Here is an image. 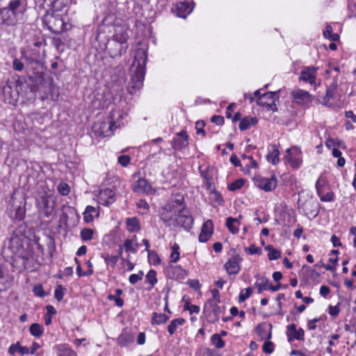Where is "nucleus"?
<instances>
[{"label": "nucleus", "instance_id": "c85d7f7f", "mask_svg": "<svg viewBox=\"0 0 356 356\" xmlns=\"http://www.w3.org/2000/svg\"><path fill=\"white\" fill-rule=\"evenodd\" d=\"M126 225L127 230L131 233L138 232L140 229V224L136 217L127 218Z\"/></svg>", "mask_w": 356, "mask_h": 356}, {"label": "nucleus", "instance_id": "0eeeda50", "mask_svg": "<svg viewBox=\"0 0 356 356\" xmlns=\"http://www.w3.org/2000/svg\"><path fill=\"white\" fill-rule=\"evenodd\" d=\"M128 44H124L113 39L105 45L104 49L107 50L111 57L116 58L121 56L123 53H125Z\"/></svg>", "mask_w": 356, "mask_h": 356}, {"label": "nucleus", "instance_id": "7c9ffc66", "mask_svg": "<svg viewBox=\"0 0 356 356\" xmlns=\"http://www.w3.org/2000/svg\"><path fill=\"white\" fill-rule=\"evenodd\" d=\"M17 352L19 353L22 355H24L29 353V348L26 346H21L20 343L17 342L9 347L8 353L13 355Z\"/></svg>", "mask_w": 356, "mask_h": 356}, {"label": "nucleus", "instance_id": "4d7b16f0", "mask_svg": "<svg viewBox=\"0 0 356 356\" xmlns=\"http://www.w3.org/2000/svg\"><path fill=\"white\" fill-rule=\"evenodd\" d=\"M34 294L38 297L43 298L47 296L41 284L35 285L33 289Z\"/></svg>", "mask_w": 356, "mask_h": 356}, {"label": "nucleus", "instance_id": "0e129e2a", "mask_svg": "<svg viewBox=\"0 0 356 356\" xmlns=\"http://www.w3.org/2000/svg\"><path fill=\"white\" fill-rule=\"evenodd\" d=\"M130 156L125 154L121 155L118 157V163L124 167L128 165L130 163Z\"/></svg>", "mask_w": 356, "mask_h": 356}, {"label": "nucleus", "instance_id": "b1692460", "mask_svg": "<svg viewBox=\"0 0 356 356\" xmlns=\"http://www.w3.org/2000/svg\"><path fill=\"white\" fill-rule=\"evenodd\" d=\"M106 27L104 25L99 26L96 31V40L101 44L100 48L104 49L105 45L109 42L108 37L106 35L105 29Z\"/></svg>", "mask_w": 356, "mask_h": 356}, {"label": "nucleus", "instance_id": "774afa93", "mask_svg": "<svg viewBox=\"0 0 356 356\" xmlns=\"http://www.w3.org/2000/svg\"><path fill=\"white\" fill-rule=\"evenodd\" d=\"M339 313V309L337 306H330L329 307V314L332 316H337Z\"/></svg>", "mask_w": 356, "mask_h": 356}, {"label": "nucleus", "instance_id": "393cba45", "mask_svg": "<svg viewBox=\"0 0 356 356\" xmlns=\"http://www.w3.org/2000/svg\"><path fill=\"white\" fill-rule=\"evenodd\" d=\"M209 307L211 309V312L213 314V319L211 321L212 323H215L219 321L220 314L222 312L220 307H219L216 302L213 301V299H209L204 305V308Z\"/></svg>", "mask_w": 356, "mask_h": 356}, {"label": "nucleus", "instance_id": "680f3d73", "mask_svg": "<svg viewBox=\"0 0 356 356\" xmlns=\"http://www.w3.org/2000/svg\"><path fill=\"white\" fill-rule=\"evenodd\" d=\"M245 250L248 252L250 254H261V249L260 248L256 247L254 244H252L249 248H245Z\"/></svg>", "mask_w": 356, "mask_h": 356}, {"label": "nucleus", "instance_id": "4468645a", "mask_svg": "<svg viewBox=\"0 0 356 356\" xmlns=\"http://www.w3.org/2000/svg\"><path fill=\"white\" fill-rule=\"evenodd\" d=\"M17 19L13 15L7 8H0V24L7 26H14L17 24Z\"/></svg>", "mask_w": 356, "mask_h": 356}, {"label": "nucleus", "instance_id": "09e8293b", "mask_svg": "<svg viewBox=\"0 0 356 356\" xmlns=\"http://www.w3.org/2000/svg\"><path fill=\"white\" fill-rule=\"evenodd\" d=\"M252 293V290L250 287H248L244 290H242L238 296V302H243L248 299Z\"/></svg>", "mask_w": 356, "mask_h": 356}, {"label": "nucleus", "instance_id": "69168bd1", "mask_svg": "<svg viewBox=\"0 0 356 356\" xmlns=\"http://www.w3.org/2000/svg\"><path fill=\"white\" fill-rule=\"evenodd\" d=\"M108 299L110 300H114L115 302V305L118 307H122L124 305V300L120 297H116L114 295H108Z\"/></svg>", "mask_w": 356, "mask_h": 356}, {"label": "nucleus", "instance_id": "e2e57ef3", "mask_svg": "<svg viewBox=\"0 0 356 356\" xmlns=\"http://www.w3.org/2000/svg\"><path fill=\"white\" fill-rule=\"evenodd\" d=\"M263 350L264 353L270 354L274 350V344L271 341H266L263 345Z\"/></svg>", "mask_w": 356, "mask_h": 356}, {"label": "nucleus", "instance_id": "c9c22d12", "mask_svg": "<svg viewBox=\"0 0 356 356\" xmlns=\"http://www.w3.org/2000/svg\"><path fill=\"white\" fill-rule=\"evenodd\" d=\"M272 152L268 154L266 158L268 161L276 165L280 161V151L275 145H272Z\"/></svg>", "mask_w": 356, "mask_h": 356}, {"label": "nucleus", "instance_id": "f03ea898", "mask_svg": "<svg viewBox=\"0 0 356 356\" xmlns=\"http://www.w3.org/2000/svg\"><path fill=\"white\" fill-rule=\"evenodd\" d=\"M146 62V52L142 49H138L131 68V79L127 86V90L130 94L134 93L142 87L145 74Z\"/></svg>", "mask_w": 356, "mask_h": 356}, {"label": "nucleus", "instance_id": "1a4fd4ad", "mask_svg": "<svg viewBox=\"0 0 356 356\" xmlns=\"http://www.w3.org/2000/svg\"><path fill=\"white\" fill-rule=\"evenodd\" d=\"M242 261L241 256L236 253L225 264L224 267L229 275L238 274L241 270L239 263Z\"/></svg>", "mask_w": 356, "mask_h": 356}, {"label": "nucleus", "instance_id": "20e7f679", "mask_svg": "<svg viewBox=\"0 0 356 356\" xmlns=\"http://www.w3.org/2000/svg\"><path fill=\"white\" fill-rule=\"evenodd\" d=\"M122 118V115L120 111H112L108 121L96 122L92 127L93 131L97 135L103 138L111 136L113 134V129L120 126L116 120Z\"/></svg>", "mask_w": 356, "mask_h": 356}, {"label": "nucleus", "instance_id": "7ed1b4c3", "mask_svg": "<svg viewBox=\"0 0 356 356\" xmlns=\"http://www.w3.org/2000/svg\"><path fill=\"white\" fill-rule=\"evenodd\" d=\"M44 81V67L41 63L33 65L26 70V75L19 76L16 81L17 86L27 84L31 92H35L39 89V86Z\"/></svg>", "mask_w": 356, "mask_h": 356}, {"label": "nucleus", "instance_id": "39448f33", "mask_svg": "<svg viewBox=\"0 0 356 356\" xmlns=\"http://www.w3.org/2000/svg\"><path fill=\"white\" fill-rule=\"evenodd\" d=\"M42 20L43 24L54 34L58 35L67 30V24L57 11L46 9V13Z\"/></svg>", "mask_w": 356, "mask_h": 356}, {"label": "nucleus", "instance_id": "423d86ee", "mask_svg": "<svg viewBox=\"0 0 356 356\" xmlns=\"http://www.w3.org/2000/svg\"><path fill=\"white\" fill-rule=\"evenodd\" d=\"M24 241H26V238L23 235H18L14 232L8 243V248L12 253L20 257L23 260L24 264L29 260V253L24 246Z\"/></svg>", "mask_w": 356, "mask_h": 356}, {"label": "nucleus", "instance_id": "4be33fe9", "mask_svg": "<svg viewBox=\"0 0 356 356\" xmlns=\"http://www.w3.org/2000/svg\"><path fill=\"white\" fill-rule=\"evenodd\" d=\"M133 190L136 193H144L148 194L152 191V186L145 179L141 178L136 181Z\"/></svg>", "mask_w": 356, "mask_h": 356}, {"label": "nucleus", "instance_id": "603ef678", "mask_svg": "<svg viewBox=\"0 0 356 356\" xmlns=\"http://www.w3.org/2000/svg\"><path fill=\"white\" fill-rule=\"evenodd\" d=\"M57 189L62 195H67L69 194L70 191V188L69 185L64 182H60L58 184Z\"/></svg>", "mask_w": 356, "mask_h": 356}, {"label": "nucleus", "instance_id": "9d476101", "mask_svg": "<svg viewBox=\"0 0 356 356\" xmlns=\"http://www.w3.org/2000/svg\"><path fill=\"white\" fill-rule=\"evenodd\" d=\"M286 336L289 342H292L294 339L304 341L305 332L302 328L297 330L296 325L294 323L287 326Z\"/></svg>", "mask_w": 356, "mask_h": 356}, {"label": "nucleus", "instance_id": "f257e3e1", "mask_svg": "<svg viewBox=\"0 0 356 356\" xmlns=\"http://www.w3.org/2000/svg\"><path fill=\"white\" fill-rule=\"evenodd\" d=\"M160 216L167 225L180 226L186 230H189L193 224V218L189 210L186 208L183 197L165 204Z\"/></svg>", "mask_w": 356, "mask_h": 356}, {"label": "nucleus", "instance_id": "4c0bfd02", "mask_svg": "<svg viewBox=\"0 0 356 356\" xmlns=\"http://www.w3.org/2000/svg\"><path fill=\"white\" fill-rule=\"evenodd\" d=\"M169 316L164 314H158L156 312H154L152 314V324L159 325L163 324L168 321Z\"/></svg>", "mask_w": 356, "mask_h": 356}, {"label": "nucleus", "instance_id": "e433bc0d", "mask_svg": "<svg viewBox=\"0 0 356 356\" xmlns=\"http://www.w3.org/2000/svg\"><path fill=\"white\" fill-rule=\"evenodd\" d=\"M186 322L183 318H177L172 320L170 325L168 326V331L170 335H172L179 325H182Z\"/></svg>", "mask_w": 356, "mask_h": 356}, {"label": "nucleus", "instance_id": "cd10ccee", "mask_svg": "<svg viewBox=\"0 0 356 356\" xmlns=\"http://www.w3.org/2000/svg\"><path fill=\"white\" fill-rule=\"evenodd\" d=\"M177 136H179L180 138L182 139L181 145H179L180 139L176 138L173 141V147L174 149L180 150L188 145V136L185 131H180L179 133L177 134Z\"/></svg>", "mask_w": 356, "mask_h": 356}, {"label": "nucleus", "instance_id": "5701e85b", "mask_svg": "<svg viewBox=\"0 0 356 356\" xmlns=\"http://www.w3.org/2000/svg\"><path fill=\"white\" fill-rule=\"evenodd\" d=\"M7 9L13 13V15L17 19L19 14L23 12L22 2L21 0H11L10 1Z\"/></svg>", "mask_w": 356, "mask_h": 356}, {"label": "nucleus", "instance_id": "864d4df0", "mask_svg": "<svg viewBox=\"0 0 356 356\" xmlns=\"http://www.w3.org/2000/svg\"><path fill=\"white\" fill-rule=\"evenodd\" d=\"M54 296L58 301L63 300L64 296V288L61 284H59L56 286L54 292Z\"/></svg>", "mask_w": 356, "mask_h": 356}, {"label": "nucleus", "instance_id": "473e14b6", "mask_svg": "<svg viewBox=\"0 0 356 356\" xmlns=\"http://www.w3.org/2000/svg\"><path fill=\"white\" fill-rule=\"evenodd\" d=\"M258 122L257 118L245 117L243 118L239 124V129L241 131L247 130L250 128L251 126L255 125Z\"/></svg>", "mask_w": 356, "mask_h": 356}, {"label": "nucleus", "instance_id": "2f4dec72", "mask_svg": "<svg viewBox=\"0 0 356 356\" xmlns=\"http://www.w3.org/2000/svg\"><path fill=\"white\" fill-rule=\"evenodd\" d=\"M239 225L240 222L237 218L228 217L226 220V226L229 231L233 234H236L238 232Z\"/></svg>", "mask_w": 356, "mask_h": 356}, {"label": "nucleus", "instance_id": "f8f14e48", "mask_svg": "<svg viewBox=\"0 0 356 356\" xmlns=\"http://www.w3.org/2000/svg\"><path fill=\"white\" fill-rule=\"evenodd\" d=\"M257 184L261 189L269 192L276 188L277 179L275 176H272L270 178L259 177L257 179Z\"/></svg>", "mask_w": 356, "mask_h": 356}, {"label": "nucleus", "instance_id": "bf43d9fd", "mask_svg": "<svg viewBox=\"0 0 356 356\" xmlns=\"http://www.w3.org/2000/svg\"><path fill=\"white\" fill-rule=\"evenodd\" d=\"M148 259L154 264H159L161 262V259L155 251L150 250L148 252Z\"/></svg>", "mask_w": 356, "mask_h": 356}, {"label": "nucleus", "instance_id": "3c124183", "mask_svg": "<svg viewBox=\"0 0 356 356\" xmlns=\"http://www.w3.org/2000/svg\"><path fill=\"white\" fill-rule=\"evenodd\" d=\"M123 246L126 252H131L134 254L137 252V249L134 247L133 241L131 239H126L124 242Z\"/></svg>", "mask_w": 356, "mask_h": 356}, {"label": "nucleus", "instance_id": "37998d69", "mask_svg": "<svg viewBox=\"0 0 356 356\" xmlns=\"http://www.w3.org/2000/svg\"><path fill=\"white\" fill-rule=\"evenodd\" d=\"M102 257L104 258L106 264L108 266H111L112 268H114L116 263L119 259V256H112L108 254H102Z\"/></svg>", "mask_w": 356, "mask_h": 356}, {"label": "nucleus", "instance_id": "9b49d317", "mask_svg": "<svg viewBox=\"0 0 356 356\" xmlns=\"http://www.w3.org/2000/svg\"><path fill=\"white\" fill-rule=\"evenodd\" d=\"M291 95L298 104L306 105L311 103L313 100V96L308 92L301 89L293 90Z\"/></svg>", "mask_w": 356, "mask_h": 356}, {"label": "nucleus", "instance_id": "a19ab883", "mask_svg": "<svg viewBox=\"0 0 356 356\" xmlns=\"http://www.w3.org/2000/svg\"><path fill=\"white\" fill-rule=\"evenodd\" d=\"M29 330L33 336L40 337L43 334L44 328L38 323H33L31 325Z\"/></svg>", "mask_w": 356, "mask_h": 356}, {"label": "nucleus", "instance_id": "052dcab7", "mask_svg": "<svg viewBox=\"0 0 356 356\" xmlns=\"http://www.w3.org/2000/svg\"><path fill=\"white\" fill-rule=\"evenodd\" d=\"M205 126V123L204 121L199 120L195 123V129L197 130V134H202V136H205V131L204 130V127Z\"/></svg>", "mask_w": 356, "mask_h": 356}, {"label": "nucleus", "instance_id": "dca6fc26", "mask_svg": "<svg viewBox=\"0 0 356 356\" xmlns=\"http://www.w3.org/2000/svg\"><path fill=\"white\" fill-rule=\"evenodd\" d=\"M51 197V193L50 190H48V192L44 190V194L40 195V202L42 207L44 216L49 218L53 212V207L49 206V198Z\"/></svg>", "mask_w": 356, "mask_h": 356}, {"label": "nucleus", "instance_id": "f3484780", "mask_svg": "<svg viewBox=\"0 0 356 356\" xmlns=\"http://www.w3.org/2000/svg\"><path fill=\"white\" fill-rule=\"evenodd\" d=\"M130 31L127 26H118L115 29L113 39L124 44H127V41L129 38Z\"/></svg>", "mask_w": 356, "mask_h": 356}, {"label": "nucleus", "instance_id": "bb28decb", "mask_svg": "<svg viewBox=\"0 0 356 356\" xmlns=\"http://www.w3.org/2000/svg\"><path fill=\"white\" fill-rule=\"evenodd\" d=\"M134 341V337L133 334L126 330H123L118 338V343L122 347L129 346L130 343H133Z\"/></svg>", "mask_w": 356, "mask_h": 356}, {"label": "nucleus", "instance_id": "c756f323", "mask_svg": "<svg viewBox=\"0 0 356 356\" xmlns=\"http://www.w3.org/2000/svg\"><path fill=\"white\" fill-rule=\"evenodd\" d=\"M58 356H76V353L66 344H59L54 348Z\"/></svg>", "mask_w": 356, "mask_h": 356}, {"label": "nucleus", "instance_id": "aec40b11", "mask_svg": "<svg viewBox=\"0 0 356 356\" xmlns=\"http://www.w3.org/2000/svg\"><path fill=\"white\" fill-rule=\"evenodd\" d=\"M193 10L190 3L186 1L179 2L176 6V14L178 17L186 18Z\"/></svg>", "mask_w": 356, "mask_h": 356}, {"label": "nucleus", "instance_id": "c03bdc74", "mask_svg": "<svg viewBox=\"0 0 356 356\" xmlns=\"http://www.w3.org/2000/svg\"><path fill=\"white\" fill-rule=\"evenodd\" d=\"M212 343L217 348H222L225 346V341L221 339L220 335L218 334H214L211 338Z\"/></svg>", "mask_w": 356, "mask_h": 356}, {"label": "nucleus", "instance_id": "2eb2a0df", "mask_svg": "<svg viewBox=\"0 0 356 356\" xmlns=\"http://www.w3.org/2000/svg\"><path fill=\"white\" fill-rule=\"evenodd\" d=\"M213 232V225L211 220H207L203 225L201 229V232L199 235V241L201 243L207 242L211 236Z\"/></svg>", "mask_w": 356, "mask_h": 356}, {"label": "nucleus", "instance_id": "6e6552de", "mask_svg": "<svg viewBox=\"0 0 356 356\" xmlns=\"http://www.w3.org/2000/svg\"><path fill=\"white\" fill-rule=\"evenodd\" d=\"M42 2L41 6L44 9L51 10L54 11L61 10L65 7L67 6L71 0H39Z\"/></svg>", "mask_w": 356, "mask_h": 356}, {"label": "nucleus", "instance_id": "6e6d98bb", "mask_svg": "<svg viewBox=\"0 0 356 356\" xmlns=\"http://www.w3.org/2000/svg\"><path fill=\"white\" fill-rule=\"evenodd\" d=\"M25 64L18 58H15L13 61V69L17 72H22L24 68Z\"/></svg>", "mask_w": 356, "mask_h": 356}, {"label": "nucleus", "instance_id": "79ce46f5", "mask_svg": "<svg viewBox=\"0 0 356 356\" xmlns=\"http://www.w3.org/2000/svg\"><path fill=\"white\" fill-rule=\"evenodd\" d=\"M260 282H256L254 285L257 288L258 293H261L264 290L268 289V279L262 277L259 279Z\"/></svg>", "mask_w": 356, "mask_h": 356}, {"label": "nucleus", "instance_id": "72a5a7b5", "mask_svg": "<svg viewBox=\"0 0 356 356\" xmlns=\"http://www.w3.org/2000/svg\"><path fill=\"white\" fill-rule=\"evenodd\" d=\"M265 250L268 252V257L269 260H276L281 257V251L275 249L272 245H268Z\"/></svg>", "mask_w": 356, "mask_h": 356}, {"label": "nucleus", "instance_id": "6ab92c4d", "mask_svg": "<svg viewBox=\"0 0 356 356\" xmlns=\"http://www.w3.org/2000/svg\"><path fill=\"white\" fill-rule=\"evenodd\" d=\"M100 200L102 201V204L105 206H109L111 204L114 202L115 201V193L112 189L105 188L104 190H101L100 193Z\"/></svg>", "mask_w": 356, "mask_h": 356}, {"label": "nucleus", "instance_id": "ea45409f", "mask_svg": "<svg viewBox=\"0 0 356 356\" xmlns=\"http://www.w3.org/2000/svg\"><path fill=\"white\" fill-rule=\"evenodd\" d=\"M291 150L292 149H287L286 153L287 154L285 156V160L286 162L290 164V165L293 168H298L300 165V160L298 159H295L291 156Z\"/></svg>", "mask_w": 356, "mask_h": 356}, {"label": "nucleus", "instance_id": "8fccbe9b", "mask_svg": "<svg viewBox=\"0 0 356 356\" xmlns=\"http://www.w3.org/2000/svg\"><path fill=\"white\" fill-rule=\"evenodd\" d=\"M22 203H20L19 205H17L15 207V218L18 220H22L24 219L25 216V209L22 207Z\"/></svg>", "mask_w": 356, "mask_h": 356}, {"label": "nucleus", "instance_id": "58836bf2", "mask_svg": "<svg viewBox=\"0 0 356 356\" xmlns=\"http://www.w3.org/2000/svg\"><path fill=\"white\" fill-rule=\"evenodd\" d=\"M21 54H22V59L24 60V61H25L26 70L33 65H35L36 64H38L39 63H40L38 60L33 58V57L27 55L26 54L25 51L23 49L21 50Z\"/></svg>", "mask_w": 356, "mask_h": 356}, {"label": "nucleus", "instance_id": "49530a36", "mask_svg": "<svg viewBox=\"0 0 356 356\" xmlns=\"http://www.w3.org/2000/svg\"><path fill=\"white\" fill-rule=\"evenodd\" d=\"M244 179H238L234 182L229 184L228 185V189L230 191H235L236 190L240 189L244 184Z\"/></svg>", "mask_w": 356, "mask_h": 356}, {"label": "nucleus", "instance_id": "a18cd8bd", "mask_svg": "<svg viewBox=\"0 0 356 356\" xmlns=\"http://www.w3.org/2000/svg\"><path fill=\"white\" fill-rule=\"evenodd\" d=\"M147 281L151 284L150 289L157 282L156 273L154 270H150L146 275Z\"/></svg>", "mask_w": 356, "mask_h": 356}, {"label": "nucleus", "instance_id": "a878e982", "mask_svg": "<svg viewBox=\"0 0 356 356\" xmlns=\"http://www.w3.org/2000/svg\"><path fill=\"white\" fill-rule=\"evenodd\" d=\"M316 79V70L314 67H305L303 68L300 80L309 81L310 83L314 82Z\"/></svg>", "mask_w": 356, "mask_h": 356}, {"label": "nucleus", "instance_id": "a211bd4d", "mask_svg": "<svg viewBox=\"0 0 356 356\" xmlns=\"http://www.w3.org/2000/svg\"><path fill=\"white\" fill-rule=\"evenodd\" d=\"M271 330L272 325L266 323H261L257 325L255 328V332L261 339L269 340L271 339Z\"/></svg>", "mask_w": 356, "mask_h": 356}, {"label": "nucleus", "instance_id": "de8ad7c7", "mask_svg": "<svg viewBox=\"0 0 356 356\" xmlns=\"http://www.w3.org/2000/svg\"><path fill=\"white\" fill-rule=\"evenodd\" d=\"M93 230L89 228H85L81 232V237L83 241H90L93 236Z\"/></svg>", "mask_w": 356, "mask_h": 356}, {"label": "nucleus", "instance_id": "338daca9", "mask_svg": "<svg viewBox=\"0 0 356 356\" xmlns=\"http://www.w3.org/2000/svg\"><path fill=\"white\" fill-rule=\"evenodd\" d=\"M211 122L217 125H222L224 124V118L221 115H213L211 118Z\"/></svg>", "mask_w": 356, "mask_h": 356}, {"label": "nucleus", "instance_id": "f704fd0d", "mask_svg": "<svg viewBox=\"0 0 356 356\" xmlns=\"http://www.w3.org/2000/svg\"><path fill=\"white\" fill-rule=\"evenodd\" d=\"M13 280L3 273L0 276V292L5 291L12 286Z\"/></svg>", "mask_w": 356, "mask_h": 356}, {"label": "nucleus", "instance_id": "412c9836", "mask_svg": "<svg viewBox=\"0 0 356 356\" xmlns=\"http://www.w3.org/2000/svg\"><path fill=\"white\" fill-rule=\"evenodd\" d=\"M278 98L277 92H268L259 97L257 100V104L259 106H264L265 104H268L270 101H276Z\"/></svg>", "mask_w": 356, "mask_h": 356}, {"label": "nucleus", "instance_id": "ddd939ff", "mask_svg": "<svg viewBox=\"0 0 356 356\" xmlns=\"http://www.w3.org/2000/svg\"><path fill=\"white\" fill-rule=\"evenodd\" d=\"M165 274L170 279L179 280L186 277V272L180 266L170 265L165 268Z\"/></svg>", "mask_w": 356, "mask_h": 356}, {"label": "nucleus", "instance_id": "13d9d810", "mask_svg": "<svg viewBox=\"0 0 356 356\" xmlns=\"http://www.w3.org/2000/svg\"><path fill=\"white\" fill-rule=\"evenodd\" d=\"M76 273L79 277L90 276L93 274V270L88 269L86 271H83L81 269V264H79V265L76 266Z\"/></svg>", "mask_w": 356, "mask_h": 356}, {"label": "nucleus", "instance_id": "5fc2aeb1", "mask_svg": "<svg viewBox=\"0 0 356 356\" xmlns=\"http://www.w3.org/2000/svg\"><path fill=\"white\" fill-rule=\"evenodd\" d=\"M143 277V272L140 270L138 274H132L129 276V281L131 284H136Z\"/></svg>", "mask_w": 356, "mask_h": 356}]
</instances>
